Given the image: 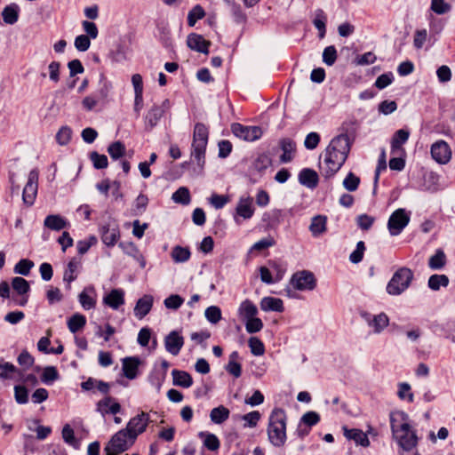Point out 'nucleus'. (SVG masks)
I'll return each mask as SVG.
<instances>
[{
  "instance_id": "obj_1",
  "label": "nucleus",
  "mask_w": 455,
  "mask_h": 455,
  "mask_svg": "<svg viewBox=\"0 0 455 455\" xmlns=\"http://www.w3.org/2000/svg\"><path fill=\"white\" fill-rule=\"evenodd\" d=\"M351 145L347 134H339L331 140L324 153L323 175L325 178L332 177L340 170L348 156Z\"/></svg>"
},
{
  "instance_id": "obj_2",
  "label": "nucleus",
  "mask_w": 455,
  "mask_h": 455,
  "mask_svg": "<svg viewBox=\"0 0 455 455\" xmlns=\"http://www.w3.org/2000/svg\"><path fill=\"white\" fill-rule=\"evenodd\" d=\"M269 442L275 447L283 446L286 442V414L283 409L272 411L267 427Z\"/></svg>"
},
{
  "instance_id": "obj_3",
  "label": "nucleus",
  "mask_w": 455,
  "mask_h": 455,
  "mask_svg": "<svg viewBox=\"0 0 455 455\" xmlns=\"http://www.w3.org/2000/svg\"><path fill=\"white\" fill-rule=\"evenodd\" d=\"M390 422L393 435L399 446L406 451L414 449L418 444V436L415 431L411 430L410 424L407 422L397 423L392 417Z\"/></svg>"
},
{
  "instance_id": "obj_4",
  "label": "nucleus",
  "mask_w": 455,
  "mask_h": 455,
  "mask_svg": "<svg viewBox=\"0 0 455 455\" xmlns=\"http://www.w3.org/2000/svg\"><path fill=\"white\" fill-rule=\"evenodd\" d=\"M414 278L412 270L407 267H399L387 284L386 291L389 295L398 296L404 292Z\"/></svg>"
},
{
  "instance_id": "obj_5",
  "label": "nucleus",
  "mask_w": 455,
  "mask_h": 455,
  "mask_svg": "<svg viewBox=\"0 0 455 455\" xmlns=\"http://www.w3.org/2000/svg\"><path fill=\"white\" fill-rule=\"evenodd\" d=\"M208 136L209 132L207 127L202 123L196 124L193 133L191 156L195 157L200 167H203L205 164V150L208 143Z\"/></svg>"
},
{
  "instance_id": "obj_6",
  "label": "nucleus",
  "mask_w": 455,
  "mask_h": 455,
  "mask_svg": "<svg viewBox=\"0 0 455 455\" xmlns=\"http://www.w3.org/2000/svg\"><path fill=\"white\" fill-rule=\"evenodd\" d=\"M135 440L130 437L128 431L121 429L116 433L104 448L106 455H119L127 451Z\"/></svg>"
},
{
  "instance_id": "obj_7",
  "label": "nucleus",
  "mask_w": 455,
  "mask_h": 455,
  "mask_svg": "<svg viewBox=\"0 0 455 455\" xmlns=\"http://www.w3.org/2000/svg\"><path fill=\"white\" fill-rule=\"evenodd\" d=\"M411 220L410 212L403 208L395 210L389 217L387 229L391 235L395 236L402 233Z\"/></svg>"
},
{
  "instance_id": "obj_8",
  "label": "nucleus",
  "mask_w": 455,
  "mask_h": 455,
  "mask_svg": "<svg viewBox=\"0 0 455 455\" xmlns=\"http://www.w3.org/2000/svg\"><path fill=\"white\" fill-rule=\"evenodd\" d=\"M38 179H39V171L35 168L31 170L28 173V181L23 188L22 192V200L23 203L31 206L37 195L38 189Z\"/></svg>"
},
{
  "instance_id": "obj_9",
  "label": "nucleus",
  "mask_w": 455,
  "mask_h": 455,
  "mask_svg": "<svg viewBox=\"0 0 455 455\" xmlns=\"http://www.w3.org/2000/svg\"><path fill=\"white\" fill-rule=\"evenodd\" d=\"M291 283L299 291H313L316 286L315 277L308 270H302L293 274Z\"/></svg>"
},
{
  "instance_id": "obj_10",
  "label": "nucleus",
  "mask_w": 455,
  "mask_h": 455,
  "mask_svg": "<svg viewBox=\"0 0 455 455\" xmlns=\"http://www.w3.org/2000/svg\"><path fill=\"white\" fill-rule=\"evenodd\" d=\"M232 133L246 141H254L262 136V130L259 126H245L239 123H234L231 125Z\"/></svg>"
},
{
  "instance_id": "obj_11",
  "label": "nucleus",
  "mask_w": 455,
  "mask_h": 455,
  "mask_svg": "<svg viewBox=\"0 0 455 455\" xmlns=\"http://www.w3.org/2000/svg\"><path fill=\"white\" fill-rule=\"evenodd\" d=\"M148 423V414L147 412L142 411L141 413L136 415L135 417L132 418L129 420L124 430L128 431V435H130V437H132V440H136L138 435L142 434L146 430Z\"/></svg>"
},
{
  "instance_id": "obj_12",
  "label": "nucleus",
  "mask_w": 455,
  "mask_h": 455,
  "mask_svg": "<svg viewBox=\"0 0 455 455\" xmlns=\"http://www.w3.org/2000/svg\"><path fill=\"white\" fill-rule=\"evenodd\" d=\"M170 108L169 100H164L161 105H154L145 116L146 128L153 129L158 124L164 114Z\"/></svg>"
},
{
  "instance_id": "obj_13",
  "label": "nucleus",
  "mask_w": 455,
  "mask_h": 455,
  "mask_svg": "<svg viewBox=\"0 0 455 455\" xmlns=\"http://www.w3.org/2000/svg\"><path fill=\"white\" fill-rule=\"evenodd\" d=\"M255 208L253 206V198L249 196H241L235 207V222L240 223L239 218H242L243 220L251 219L253 216Z\"/></svg>"
},
{
  "instance_id": "obj_14",
  "label": "nucleus",
  "mask_w": 455,
  "mask_h": 455,
  "mask_svg": "<svg viewBox=\"0 0 455 455\" xmlns=\"http://www.w3.org/2000/svg\"><path fill=\"white\" fill-rule=\"evenodd\" d=\"M96 411L103 417L107 414L116 415L121 411V405L116 399L110 395H105V397L96 403Z\"/></svg>"
},
{
  "instance_id": "obj_15",
  "label": "nucleus",
  "mask_w": 455,
  "mask_h": 455,
  "mask_svg": "<svg viewBox=\"0 0 455 455\" xmlns=\"http://www.w3.org/2000/svg\"><path fill=\"white\" fill-rule=\"evenodd\" d=\"M431 156L439 164H446L451 157V151L447 142L438 140L431 147Z\"/></svg>"
},
{
  "instance_id": "obj_16",
  "label": "nucleus",
  "mask_w": 455,
  "mask_h": 455,
  "mask_svg": "<svg viewBox=\"0 0 455 455\" xmlns=\"http://www.w3.org/2000/svg\"><path fill=\"white\" fill-rule=\"evenodd\" d=\"M101 240L108 247L114 246L120 237L118 225L107 223L100 228Z\"/></svg>"
},
{
  "instance_id": "obj_17",
  "label": "nucleus",
  "mask_w": 455,
  "mask_h": 455,
  "mask_svg": "<svg viewBox=\"0 0 455 455\" xmlns=\"http://www.w3.org/2000/svg\"><path fill=\"white\" fill-rule=\"evenodd\" d=\"M184 345V338L177 331H172L164 338V347L172 355H178Z\"/></svg>"
},
{
  "instance_id": "obj_18",
  "label": "nucleus",
  "mask_w": 455,
  "mask_h": 455,
  "mask_svg": "<svg viewBox=\"0 0 455 455\" xmlns=\"http://www.w3.org/2000/svg\"><path fill=\"white\" fill-rule=\"evenodd\" d=\"M187 44L193 51L208 54L211 42L205 40L203 36L199 34L191 33L188 36Z\"/></svg>"
},
{
  "instance_id": "obj_19",
  "label": "nucleus",
  "mask_w": 455,
  "mask_h": 455,
  "mask_svg": "<svg viewBox=\"0 0 455 455\" xmlns=\"http://www.w3.org/2000/svg\"><path fill=\"white\" fill-rule=\"evenodd\" d=\"M111 386L112 385L108 382H105L92 377H89L85 381L81 383L82 390L91 391L96 388L102 395L109 394Z\"/></svg>"
},
{
  "instance_id": "obj_20",
  "label": "nucleus",
  "mask_w": 455,
  "mask_h": 455,
  "mask_svg": "<svg viewBox=\"0 0 455 455\" xmlns=\"http://www.w3.org/2000/svg\"><path fill=\"white\" fill-rule=\"evenodd\" d=\"M299 182L307 187V188L313 189L317 187L319 182V177L315 171L310 168H304L299 173Z\"/></svg>"
},
{
  "instance_id": "obj_21",
  "label": "nucleus",
  "mask_w": 455,
  "mask_h": 455,
  "mask_svg": "<svg viewBox=\"0 0 455 455\" xmlns=\"http://www.w3.org/2000/svg\"><path fill=\"white\" fill-rule=\"evenodd\" d=\"M103 303L112 309H118L120 306L124 304V291L122 289H113L104 296Z\"/></svg>"
},
{
  "instance_id": "obj_22",
  "label": "nucleus",
  "mask_w": 455,
  "mask_h": 455,
  "mask_svg": "<svg viewBox=\"0 0 455 455\" xmlns=\"http://www.w3.org/2000/svg\"><path fill=\"white\" fill-rule=\"evenodd\" d=\"M344 435L349 440H353L357 445L363 447H368L370 441L367 435L358 428L349 429L347 427H343Z\"/></svg>"
},
{
  "instance_id": "obj_23",
  "label": "nucleus",
  "mask_w": 455,
  "mask_h": 455,
  "mask_svg": "<svg viewBox=\"0 0 455 455\" xmlns=\"http://www.w3.org/2000/svg\"><path fill=\"white\" fill-rule=\"evenodd\" d=\"M140 361L138 357H125L122 362L124 375L129 379H134L138 374Z\"/></svg>"
},
{
  "instance_id": "obj_24",
  "label": "nucleus",
  "mask_w": 455,
  "mask_h": 455,
  "mask_svg": "<svg viewBox=\"0 0 455 455\" xmlns=\"http://www.w3.org/2000/svg\"><path fill=\"white\" fill-rule=\"evenodd\" d=\"M153 306V297L150 295H144L139 299L134 307V315L139 319L145 317L151 310Z\"/></svg>"
},
{
  "instance_id": "obj_25",
  "label": "nucleus",
  "mask_w": 455,
  "mask_h": 455,
  "mask_svg": "<svg viewBox=\"0 0 455 455\" xmlns=\"http://www.w3.org/2000/svg\"><path fill=\"white\" fill-rule=\"evenodd\" d=\"M283 155L280 156L282 163H289L293 158V153L296 150V143L290 138H283L279 141Z\"/></svg>"
},
{
  "instance_id": "obj_26",
  "label": "nucleus",
  "mask_w": 455,
  "mask_h": 455,
  "mask_svg": "<svg viewBox=\"0 0 455 455\" xmlns=\"http://www.w3.org/2000/svg\"><path fill=\"white\" fill-rule=\"evenodd\" d=\"M81 267V261L73 258L68 263L67 268L64 271L63 281L68 283V289H70V283L75 281L77 277V272Z\"/></svg>"
},
{
  "instance_id": "obj_27",
  "label": "nucleus",
  "mask_w": 455,
  "mask_h": 455,
  "mask_svg": "<svg viewBox=\"0 0 455 455\" xmlns=\"http://www.w3.org/2000/svg\"><path fill=\"white\" fill-rule=\"evenodd\" d=\"M44 227L51 230L60 231L69 227L66 219L58 214L48 215L44 221Z\"/></svg>"
},
{
  "instance_id": "obj_28",
  "label": "nucleus",
  "mask_w": 455,
  "mask_h": 455,
  "mask_svg": "<svg viewBox=\"0 0 455 455\" xmlns=\"http://www.w3.org/2000/svg\"><path fill=\"white\" fill-rule=\"evenodd\" d=\"M327 218L323 215H316L312 218L309 230L314 237L320 236L327 230Z\"/></svg>"
},
{
  "instance_id": "obj_29",
  "label": "nucleus",
  "mask_w": 455,
  "mask_h": 455,
  "mask_svg": "<svg viewBox=\"0 0 455 455\" xmlns=\"http://www.w3.org/2000/svg\"><path fill=\"white\" fill-rule=\"evenodd\" d=\"M260 308L266 312L274 311L280 313L284 309L283 300L273 297H264L260 301Z\"/></svg>"
},
{
  "instance_id": "obj_30",
  "label": "nucleus",
  "mask_w": 455,
  "mask_h": 455,
  "mask_svg": "<svg viewBox=\"0 0 455 455\" xmlns=\"http://www.w3.org/2000/svg\"><path fill=\"white\" fill-rule=\"evenodd\" d=\"M19 15L20 7L17 4L6 5L2 12L3 20L8 25L15 24L19 20Z\"/></svg>"
},
{
  "instance_id": "obj_31",
  "label": "nucleus",
  "mask_w": 455,
  "mask_h": 455,
  "mask_svg": "<svg viewBox=\"0 0 455 455\" xmlns=\"http://www.w3.org/2000/svg\"><path fill=\"white\" fill-rule=\"evenodd\" d=\"M172 375L173 377V385L175 386L188 388L193 384V379L187 371L173 370Z\"/></svg>"
},
{
  "instance_id": "obj_32",
  "label": "nucleus",
  "mask_w": 455,
  "mask_h": 455,
  "mask_svg": "<svg viewBox=\"0 0 455 455\" xmlns=\"http://www.w3.org/2000/svg\"><path fill=\"white\" fill-rule=\"evenodd\" d=\"M238 314L240 317L245 321L256 316L258 314V308L250 299H245L240 304Z\"/></svg>"
},
{
  "instance_id": "obj_33",
  "label": "nucleus",
  "mask_w": 455,
  "mask_h": 455,
  "mask_svg": "<svg viewBox=\"0 0 455 455\" xmlns=\"http://www.w3.org/2000/svg\"><path fill=\"white\" fill-rule=\"evenodd\" d=\"M229 410L223 405H220L211 411L210 419L214 424L220 425L229 418Z\"/></svg>"
},
{
  "instance_id": "obj_34",
  "label": "nucleus",
  "mask_w": 455,
  "mask_h": 455,
  "mask_svg": "<svg viewBox=\"0 0 455 455\" xmlns=\"http://www.w3.org/2000/svg\"><path fill=\"white\" fill-rule=\"evenodd\" d=\"M171 257L175 263H184L190 259L191 251L188 247L176 245L172 250Z\"/></svg>"
},
{
  "instance_id": "obj_35",
  "label": "nucleus",
  "mask_w": 455,
  "mask_h": 455,
  "mask_svg": "<svg viewBox=\"0 0 455 455\" xmlns=\"http://www.w3.org/2000/svg\"><path fill=\"white\" fill-rule=\"evenodd\" d=\"M410 136L409 131L400 129L396 131L391 140V151L395 153V150L400 149L402 146L408 140Z\"/></svg>"
},
{
  "instance_id": "obj_36",
  "label": "nucleus",
  "mask_w": 455,
  "mask_h": 455,
  "mask_svg": "<svg viewBox=\"0 0 455 455\" xmlns=\"http://www.w3.org/2000/svg\"><path fill=\"white\" fill-rule=\"evenodd\" d=\"M112 89L111 83L107 79L103 73L100 74L99 79V88L95 93L97 98L100 100H103L108 98L110 91Z\"/></svg>"
},
{
  "instance_id": "obj_37",
  "label": "nucleus",
  "mask_w": 455,
  "mask_h": 455,
  "mask_svg": "<svg viewBox=\"0 0 455 455\" xmlns=\"http://www.w3.org/2000/svg\"><path fill=\"white\" fill-rule=\"evenodd\" d=\"M326 20L327 17L322 9H317L315 12V18L313 24L319 31V37L323 38L326 33Z\"/></svg>"
},
{
  "instance_id": "obj_38",
  "label": "nucleus",
  "mask_w": 455,
  "mask_h": 455,
  "mask_svg": "<svg viewBox=\"0 0 455 455\" xmlns=\"http://www.w3.org/2000/svg\"><path fill=\"white\" fill-rule=\"evenodd\" d=\"M446 264V256L442 249H437L435 253L429 258L428 267L433 270L442 269Z\"/></svg>"
},
{
  "instance_id": "obj_39",
  "label": "nucleus",
  "mask_w": 455,
  "mask_h": 455,
  "mask_svg": "<svg viewBox=\"0 0 455 455\" xmlns=\"http://www.w3.org/2000/svg\"><path fill=\"white\" fill-rule=\"evenodd\" d=\"M450 280L446 275H432L428 278L427 285L432 291H438L441 287H447Z\"/></svg>"
},
{
  "instance_id": "obj_40",
  "label": "nucleus",
  "mask_w": 455,
  "mask_h": 455,
  "mask_svg": "<svg viewBox=\"0 0 455 455\" xmlns=\"http://www.w3.org/2000/svg\"><path fill=\"white\" fill-rule=\"evenodd\" d=\"M199 437L204 440V445L212 451H215L220 448V443L218 437L212 433L200 432Z\"/></svg>"
},
{
  "instance_id": "obj_41",
  "label": "nucleus",
  "mask_w": 455,
  "mask_h": 455,
  "mask_svg": "<svg viewBox=\"0 0 455 455\" xmlns=\"http://www.w3.org/2000/svg\"><path fill=\"white\" fill-rule=\"evenodd\" d=\"M86 323V318L84 315L76 313L73 315L68 320V327L70 332L76 333L78 331H80Z\"/></svg>"
},
{
  "instance_id": "obj_42",
  "label": "nucleus",
  "mask_w": 455,
  "mask_h": 455,
  "mask_svg": "<svg viewBox=\"0 0 455 455\" xmlns=\"http://www.w3.org/2000/svg\"><path fill=\"white\" fill-rule=\"evenodd\" d=\"M12 287L19 296L28 295L30 291L29 283L23 277H14L12 280Z\"/></svg>"
},
{
  "instance_id": "obj_43",
  "label": "nucleus",
  "mask_w": 455,
  "mask_h": 455,
  "mask_svg": "<svg viewBox=\"0 0 455 455\" xmlns=\"http://www.w3.org/2000/svg\"><path fill=\"white\" fill-rule=\"evenodd\" d=\"M126 148L123 142L115 141L108 145V153L113 160H117L125 155Z\"/></svg>"
},
{
  "instance_id": "obj_44",
  "label": "nucleus",
  "mask_w": 455,
  "mask_h": 455,
  "mask_svg": "<svg viewBox=\"0 0 455 455\" xmlns=\"http://www.w3.org/2000/svg\"><path fill=\"white\" fill-rule=\"evenodd\" d=\"M369 325L374 328L376 333H379L388 325V317L384 313L374 315Z\"/></svg>"
},
{
  "instance_id": "obj_45",
  "label": "nucleus",
  "mask_w": 455,
  "mask_h": 455,
  "mask_svg": "<svg viewBox=\"0 0 455 455\" xmlns=\"http://www.w3.org/2000/svg\"><path fill=\"white\" fill-rule=\"evenodd\" d=\"M172 199L177 204H181L183 205L188 204L191 199L188 188L186 187H180L172 194Z\"/></svg>"
},
{
  "instance_id": "obj_46",
  "label": "nucleus",
  "mask_w": 455,
  "mask_h": 455,
  "mask_svg": "<svg viewBox=\"0 0 455 455\" xmlns=\"http://www.w3.org/2000/svg\"><path fill=\"white\" fill-rule=\"evenodd\" d=\"M205 16V12L200 4L195 5L188 14V24L189 27H194L197 20Z\"/></svg>"
},
{
  "instance_id": "obj_47",
  "label": "nucleus",
  "mask_w": 455,
  "mask_h": 455,
  "mask_svg": "<svg viewBox=\"0 0 455 455\" xmlns=\"http://www.w3.org/2000/svg\"><path fill=\"white\" fill-rule=\"evenodd\" d=\"M90 160L95 169H105L108 165V160L107 156L100 155L97 151H92L89 155Z\"/></svg>"
},
{
  "instance_id": "obj_48",
  "label": "nucleus",
  "mask_w": 455,
  "mask_h": 455,
  "mask_svg": "<svg viewBox=\"0 0 455 455\" xmlns=\"http://www.w3.org/2000/svg\"><path fill=\"white\" fill-rule=\"evenodd\" d=\"M148 204V198L144 194H140L134 202V206L132 209V215L140 216L143 212H145L147 206Z\"/></svg>"
},
{
  "instance_id": "obj_49",
  "label": "nucleus",
  "mask_w": 455,
  "mask_h": 455,
  "mask_svg": "<svg viewBox=\"0 0 455 455\" xmlns=\"http://www.w3.org/2000/svg\"><path fill=\"white\" fill-rule=\"evenodd\" d=\"M60 378L59 372L54 366H47L44 369L41 381L46 385H50Z\"/></svg>"
},
{
  "instance_id": "obj_50",
  "label": "nucleus",
  "mask_w": 455,
  "mask_h": 455,
  "mask_svg": "<svg viewBox=\"0 0 455 455\" xmlns=\"http://www.w3.org/2000/svg\"><path fill=\"white\" fill-rule=\"evenodd\" d=\"M0 379H11L12 373L20 372V370L12 363L5 362L4 359L0 360Z\"/></svg>"
},
{
  "instance_id": "obj_51",
  "label": "nucleus",
  "mask_w": 455,
  "mask_h": 455,
  "mask_svg": "<svg viewBox=\"0 0 455 455\" xmlns=\"http://www.w3.org/2000/svg\"><path fill=\"white\" fill-rule=\"evenodd\" d=\"M272 164L271 158L267 154H260L252 163V168L257 172H263Z\"/></svg>"
},
{
  "instance_id": "obj_52",
  "label": "nucleus",
  "mask_w": 455,
  "mask_h": 455,
  "mask_svg": "<svg viewBox=\"0 0 455 455\" xmlns=\"http://www.w3.org/2000/svg\"><path fill=\"white\" fill-rule=\"evenodd\" d=\"M34 267V262L30 259H22L14 267V272L22 275H28L31 268Z\"/></svg>"
},
{
  "instance_id": "obj_53",
  "label": "nucleus",
  "mask_w": 455,
  "mask_h": 455,
  "mask_svg": "<svg viewBox=\"0 0 455 455\" xmlns=\"http://www.w3.org/2000/svg\"><path fill=\"white\" fill-rule=\"evenodd\" d=\"M249 347L252 355L256 356L262 355L265 352L263 342L257 337H251L249 339Z\"/></svg>"
},
{
  "instance_id": "obj_54",
  "label": "nucleus",
  "mask_w": 455,
  "mask_h": 455,
  "mask_svg": "<svg viewBox=\"0 0 455 455\" xmlns=\"http://www.w3.org/2000/svg\"><path fill=\"white\" fill-rule=\"evenodd\" d=\"M360 178L353 172H349L343 180V187L349 192H354L358 188Z\"/></svg>"
},
{
  "instance_id": "obj_55",
  "label": "nucleus",
  "mask_w": 455,
  "mask_h": 455,
  "mask_svg": "<svg viewBox=\"0 0 455 455\" xmlns=\"http://www.w3.org/2000/svg\"><path fill=\"white\" fill-rule=\"evenodd\" d=\"M204 315L210 323L215 324L221 319V310L217 306H211L205 309Z\"/></svg>"
},
{
  "instance_id": "obj_56",
  "label": "nucleus",
  "mask_w": 455,
  "mask_h": 455,
  "mask_svg": "<svg viewBox=\"0 0 455 455\" xmlns=\"http://www.w3.org/2000/svg\"><path fill=\"white\" fill-rule=\"evenodd\" d=\"M337 60V50L335 46L330 45L324 48L323 52V61L327 66H332Z\"/></svg>"
},
{
  "instance_id": "obj_57",
  "label": "nucleus",
  "mask_w": 455,
  "mask_h": 455,
  "mask_svg": "<svg viewBox=\"0 0 455 455\" xmlns=\"http://www.w3.org/2000/svg\"><path fill=\"white\" fill-rule=\"evenodd\" d=\"M451 6L446 3L444 0H432L431 1V10L436 14H444L450 12Z\"/></svg>"
},
{
  "instance_id": "obj_58",
  "label": "nucleus",
  "mask_w": 455,
  "mask_h": 455,
  "mask_svg": "<svg viewBox=\"0 0 455 455\" xmlns=\"http://www.w3.org/2000/svg\"><path fill=\"white\" fill-rule=\"evenodd\" d=\"M15 401L19 404H25L28 402V391L24 386L17 385L14 387Z\"/></svg>"
},
{
  "instance_id": "obj_59",
  "label": "nucleus",
  "mask_w": 455,
  "mask_h": 455,
  "mask_svg": "<svg viewBox=\"0 0 455 455\" xmlns=\"http://www.w3.org/2000/svg\"><path fill=\"white\" fill-rule=\"evenodd\" d=\"M262 328H263L262 321L256 316L245 320V329L248 333L258 332Z\"/></svg>"
},
{
  "instance_id": "obj_60",
  "label": "nucleus",
  "mask_w": 455,
  "mask_h": 455,
  "mask_svg": "<svg viewBox=\"0 0 455 455\" xmlns=\"http://www.w3.org/2000/svg\"><path fill=\"white\" fill-rule=\"evenodd\" d=\"M320 421V415L315 411H307L300 419V423L308 427L316 425Z\"/></svg>"
},
{
  "instance_id": "obj_61",
  "label": "nucleus",
  "mask_w": 455,
  "mask_h": 455,
  "mask_svg": "<svg viewBox=\"0 0 455 455\" xmlns=\"http://www.w3.org/2000/svg\"><path fill=\"white\" fill-rule=\"evenodd\" d=\"M72 136V131L68 126L61 127L56 134V140L60 145H67Z\"/></svg>"
},
{
  "instance_id": "obj_62",
  "label": "nucleus",
  "mask_w": 455,
  "mask_h": 455,
  "mask_svg": "<svg viewBox=\"0 0 455 455\" xmlns=\"http://www.w3.org/2000/svg\"><path fill=\"white\" fill-rule=\"evenodd\" d=\"M184 299L177 294H173L166 298L164 301V306L168 309H178L183 304Z\"/></svg>"
},
{
  "instance_id": "obj_63",
  "label": "nucleus",
  "mask_w": 455,
  "mask_h": 455,
  "mask_svg": "<svg viewBox=\"0 0 455 455\" xmlns=\"http://www.w3.org/2000/svg\"><path fill=\"white\" fill-rule=\"evenodd\" d=\"M364 251V243L363 241L358 242L355 250L349 256L350 261L355 264L361 262L363 257Z\"/></svg>"
},
{
  "instance_id": "obj_64",
  "label": "nucleus",
  "mask_w": 455,
  "mask_h": 455,
  "mask_svg": "<svg viewBox=\"0 0 455 455\" xmlns=\"http://www.w3.org/2000/svg\"><path fill=\"white\" fill-rule=\"evenodd\" d=\"M209 201L215 209H221L229 202V198L228 196L212 194Z\"/></svg>"
}]
</instances>
